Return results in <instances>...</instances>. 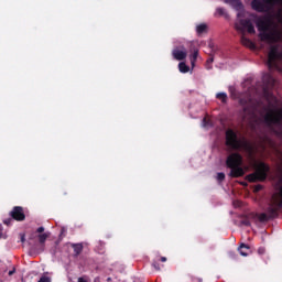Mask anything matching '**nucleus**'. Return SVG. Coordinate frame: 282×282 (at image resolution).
Instances as JSON below:
<instances>
[{"instance_id":"1","label":"nucleus","mask_w":282,"mask_h":282,"mask_svg":"<svg viewBox=\"0 0 282 282\" xmlns=\"http://www.w3.org/2000/svg\"><path fill=\"white\" fill-rule=\"evenodd\" d=\"M256 25L260 32L259 39L261 41H267L270 44L272 43H279L281 41L282 35L279 31H270V25H272V21L270 18H259L256 22Z\"/></svg>"},{"instance_id":"2","label":"nucleus","mask_w":282,"mask_h":282,"mask_svg":"<svg viewBox=\"0 0 282 282\" xmlns=\"http://www.w3.org/2000/svg\"><path fill=\"white\" fill-rule=\"evenodd\" d=\"M243 164V156L239 153H231L227 156L226 166L230 169L229 177H243L246 171L241 167Z\"/></svg>"},{"instance_id":"3","label":"nucleus","mask_w":282,"mask_h":282,"mask_svg":"<svg viewBox=\"0 0 282 282\" xmlns=\"http://www.w3.org/2000/svg\"><path fill=\"white\" fill-rule=\"evenodd\" d=\"M254 172L246 176L247 182L254 184L257 182H265L270 173V165L265 162H258L253 165Z\"/></svg>"},{"instance_id":"4","label":"nucleus","mask_w":282,"mask_h":282,"mask_svg":"<svg viewBox=\"0 0 282 282\" xmlns=\"http://www.w3.org/2000/svg\"><path fill=\"white\" fill-rule=\"evenodd\" d=\"M225 138L226 147H229V149H232L234 151H241V149H248V142L239 139V137L232 129H228L225 132Z\"/></svg>"},{"instance_id":"5","label":"nucleus","mask_w":282,"mask_h":282,"mask_svg":"<svg viewBox=\"0 0 282 282\" xmlns=\"http://www.w3.org/2000/svg\"><path fill=\"white\" fill-rule=\"evenodd\" d=\"M263 120L267 127H280L282 124V108H269Z\"/></svg>"},{"instance_id":"6","label":"nucleus","mask_w":282,"mask_h":282,"mask_svg":"<svg viewBox=\"0 0 282 282\" xmlns=\"http://www.w3.org/2000/svg\"><path fill=\"white\" fill-rule=\"evenodd\" d=\"M263 86V97L268 102H276V97L270 91V87H274V77L270 74H264L262 77Z\"/></svg>"},{"instance_id":"7","label":"nucleus","mask_w":282,"mask_h":282,"mask_svg":"<svg viewBox=\"0 0 282 282\" xmlns=\"http://www.w3.org/2000/svg\"><path fill=\"white\" fill-rule=\"evenodd\" d=\"M282 59V52H279V45H271L267 65L269 69L276 67V61Z\"/></svg>"},{"instance_id":"8","label":"nucleus","mask_w":282,"mask_h":282,"mask_svg":"<svg viewBox=\"0 0 282 282\" xmlns=\"http://www.w3.org/2000/svg\"><path fill=\"white\" fill-rule=\"evenodd\" d=\"M276 199H279V197L273 196L272 202L270 203L269 207L267 208V214L262 213L258 216L259 221H261V223L269 221V219H275V217H279V212L281 210V208L276 209V214L274 216H272V214H270V208H272V206H274V202H276Z\"/></svg>"},{"instance_id":"9","label":"nucleus","mask_w":282,"mask_h":282,"mask_svg":"<svg viewBox=\"0 0 282 282\" xmlns=\"http://www.w3.org/2000/svg\"><path fill=\"white\" fill-rule=\"evenodd\" d=\"M239 24L241 26H236V30H238V32H245V30H247L249 34H254L257 32L254 30V24H252V21H250V19H241L239 21Z\"/></svg>"},{"instance_id":"10","label":"nucleus","mask_w":282,"mask_h":282,"mask_svg":"<svg viewBox=\"0 0 282 282\" xmlns=\"http://www.w3.org/2000/svg\"><path fill=\"white\" fill-rule=\"evenodd\" d=\"M9 215L14 221H25V212L21 206H14Z\"/></svg>"},{"instance_id":"11","label":"nucleus","mask_w":282,"mask_h":282,"mask_svg":"<svg viewBox=\"0 0 282 282\" xmlns=\"http://www.w3.org/2000/svg\"><path fill=\"white\" fill-rule=\"evenodd\" d=\"M251 8L252 10H256V12H270V9H268L265 0L251 1Z\"/></svg>"},{"instance_id":"12","label":"nucleus","mask_w":282,"mask_h":282,"mask_svg":"<svg viewBox=\"0 0 282 282\" xmlns=\"http://www.w3.org/2000/svg\"><path fill=\"white\" fill-rule=\"evenodd\" d=\"M172 56L175 61H185L186 56H188V53H186V51L174 48L172 51Z\"/></svg>"},{"instance_id":"13","label":"nucleus","mask_w":282,"mask_h":282,"mask_svg":"<svg viewBox=\"0 0 282 282\" xmlns=\"http://www.w3.org/2000/svg\"><path fill=\"white\" fill-rule=\"evenodd\" d=\"M225 3H228L229 6L235 8V10H241V8H243L241 0H225Z\"/></svg>"},{"instance_id":"14","label":"nucleus","mask_w":282,"mask_h":282,"mask_svg":"<svg viewBox=\"0 0 282 282\" xmlns=\"http://www.w3.org/2000/svg\"><path fill=\"white\" fill-rule=\"evenodd\" d=\"M238 251L240 252L241 257H248V254H250V246L241 243Z\"/></svg>"},{"instance_id":"15","label":"nucleus","mask_w":282,"mask_h":282,"mask_svg":"<svg viewBox=\"0 0 282 282\" xmlns=\"http://www.w3.org/2000/svg\"><path fill=\"white\" fill-rule=\"evenodd\" d=\"M74 257H79L83 253V243H73Z\"/></svg>"},{"instance_id":"16","label":"nucleus","mask_w":282,"mask_h":282,"mask_svg":"<svg viewBox=\"0 0 282 282\" xmlns=\"http://www.w3.org/2000/svg\"><path fill=\"white\" fill-rule=\"evenodd\" d=\"M36 237L40 243H45L50 237V232L39 234L37 236H31V239Z\"/></svg>"},{"instance_id":"17","label":"nucleus","mask_w":282,"mask_h":282,"mask_svg":"<svg viewBox=\"0 0 282 282\" xmlns=\"http://www.w3.org/2000/svg\"><path fill=\"white\" fill-rule=\"evenodd\" d=\"M197 34H205V32H208V25L206 23H200L196 26Z\"/></svg>"},{"instance_id":"18","label":"nucleus","mask_w":282,"mask_h":282,"mask_svg":"<svg viewBox=\"0 0 282 282\" xmlns=\"http://www.w3.org/2000/svg\"><path fill=\"white\" fill-rule=\"evenodd\" d=\"M242 45H245L246 47H254V43L250 41V39L246 37L245 34L241 35L240 39Z\"/></svg>"},{"instance_id":"19","label":"nucleus","mask_w":282,"mask_h":282,"mask_svg":"<svg viewBox=\"0 0 282 282\" xmlns=\"http://www.w3.org/2000/svg\"><path fill=\"white\" fill-rule=\"evenodd\" d=\"M178 69L181 72V74H188V72L191 70V67H188V65H186V63L181 62L178 64Z\"/></svg>"},{"instance_id":"20","label":"nucleus","mask_w":282,"mask_h":282,"mask_svg":"<svg viewBox=\"0 0 282 282\" xmlns=\"http://www.w3.org/2000/svg\"><path fill=\"white\" fill-rule=\"evenodd\" d=\"M267 3V8L270 10H272V8H274L276 6V3H281L282 0H264Z\"/></svg>"},{"instance_id":"21","label":"nucleus","mask_w":282,"mask_h":282,"mask_svg":"<svg viewBox=\"0 0 282 282\" xmlns=\"http://www.w3.org/2000/svg\"><path fill=\"white\" fill-rule=\"evenodd\" d=\"M216 98H217L218 100H221V102H227V100H228V95H227L226 93H218V94L216 95Z\"/></svg>"},{"instance_id":"22","label":"nucleus","mask_w":282,"mask_h":282,"mask_svg":"<svg viewBox=\"0 0 282 282\" xmlns=\"http://www.w3.org/2000/svg\"><path fill=\"white\" fill-rule=\"evenodd\" d=\"M239 102H240V105H242V107H245L243 108L245 113H248V105H250V99L246 100V99L241 98L239 100Z\"/></svg>"},{"instance_id":"23","label":"nucleus","mask_w":282,"mask_h":282,"mask_svg":"<svg viewBox=\"0 0 282 282\" xmlns=\"http://www.w3.org/2000/svg\"><path fill=\"white\" fill-rule=\"evenodd\" d=\"M45 232V227H39L35 232L31 235V237H36L37 235H43Z\"/></svg>"},{"instance_id":"24","label":"nucleus","mask_w":282,"mask_h":282,"mask_svg":"<svg viewBox=\"0 0 282 282\" xmlns=\"http://www.w3.org/2000/svg\"><path fill=\"white\" fill-rule=\"evenodd\" d=\"M225 14H226V9L224 8L216 9V13H215L216 17H224Z\"/></svg>"},{"instance_id":"25","label":"nucleus","mask_w":282,"mask_h":282,"mask_svg":"<svg viewBox=\"0 0 282 282\" xmlns=\"http://www.w3.org/2000/svg\"><path fill=\"white\" fill-rule=\"evenodd\" d=\"M218 182H224L226 180V174L224 172H219L217 174Z\"/></svg>"},{"instance_id":"26","label":"nucleus","mask_w":282,"mask_h":282,"mask_svg":"<svg viewBox=\"0 0 282 282\" xmlns=\"http://www.w3.org/2000/svg\"><path fill=\"white\" fill-rule=\"evenodd\" d=\"M37 282H52V278L42 275Z\"/></svg>"},{"instance_id":"27","label":"nucleus","mask_w":282,"mask_h":282,"mask_svg":"<svg viewBox=\"0 0 282 282\" xmlns=\"http://www.w3.org/2000/svg\"><path fill=\"white\" fill-rule=\"evenodd\" d=\"M12 221H14L13 217L4 219L3 224H4V226H12Z\"/></svg>"},{"instance_id":"28","label":"nucleus","mask_w":282,"mask_h":282,"mask_svg":"<svg viewBox=\"0 0 282 282\" xmlns=\"http://www.w3.org/2000/svg\"><path fill=\"white\" fill-rule=\"evenodd\" d=\"M199 55L198 51H194L193 55H192V64L195 63L197 61V56Z\"/></svg>"},{"instance_id":"29","label":"nucleus","mask_w":282,"mask_h":282,"mask_svg":"<svg viewBox=\"0 0 282 282\" xmlns=\"http://www.w3.org/2000/svg\"><path fill=\"white\" fill-rule=\"evenodd\" d=\"M241 225L248 227V226H251V223L248 218H245V219L241 220Z\"/></svg>"},{"instance_id":"30","label":"nucleus","mask_w":282,"mask_h":282,"mask_svg":"<svg viewBox=\"0 0 282 282\" xmlns=\"http://www.w3.org/2000/svg\"><path fill=\"white\" fill-rule=\"evenodd\" d=\"M265 253V247L258 248V254L263 256Z\"/></svg>"},{"instance_id":"31","label":"nucleus","mask_w":282,"mask_h":282,"mask_svg":"<svg viewBox=\"0 0 282 282\" xmlns=\"http://www.w3.org/2000/svg\"><path fill=\"white\" fill-rule=\"evenodd\" d=\"M152 267L154 268V270H156L158 272H160V263L158 261H154L152 263Z\"/></svg>"},{"instance_id":"32","label":"nucleus","mask_w":282,"mask_h":282,"mask_svg":"<svg viewBox=\"0 0 282 282\" xmlns=\"http://www.w3.org/2000/svg\"><path fill=\"white\" fill-rule=\"evenodd\" d=\"M77 282H89V280L87 279V276H80L78 278Z\"/></svg>"},{"instance_id":"33","label":"nucleus","mask_w":282,"mask_h":282,"mask_svg":"<svg viewBox=\"0 0 282 282\" xmlns=\"http://www.w3.org/2000/svg\"><path fill=\"white\" fill-rule=\"evenodd\" d=\"M21 242L25 243V235L24 234L21 235Z\"/></svg>"},{"instance_id":"34","label":"nucleus","mask_w":282,"mask_h":282,"mask_svg":"<svg viewBox=\"0 0 282 282\" xmlns=\"http://www.w3.org/2000/svg\"><path fill=\"white\" fill-rule=\"evenodd\" d=\"M14 272H17V269L9 271V276H12V274H14Z\"/></svg>"},{"instance_id":"35","label":"nucleus","mask_w":282,"mask_h":282,"mask_svg":"<svg viewBox=\"0 0 282 282\" xmlns=\"http://www.w3.org/2000/svg\"><path fill=\"white\" fill-rule=\"evenodd\" d=\"M214 61H215L214 57H209V58L207 59V63H213Z\"/></svg>"},{"instance_id":"36","label":"nucleus","mask_w":282,"mask_h":282,"mask_svg":"<svg viewBox=\"0 0 282 282\" xmlns=\"http://www.w3.org/2000/svg\"><path fill=\"white\" fill-rule=\"evenodd\" d=\"M162 263L166 262V257H161Z\"/></svg>"},{"instance_id":"37","label":"nucleus","mask_w":282,"mask_h":282,"mask_svg":"<svg viewBox=\"0 0 282 282\" xmlns=\"http://www.w3.org/2000/svg\"><path fill=\"white\" fill-rule=\"evenodd\" d=\"M94 282H100V278L99 276L95 278Z\"/></svg>"},{"instance_id":"38","label":"nucleus","mask_w":282,"mask_h":282,"mask_svg":"<svg viewBox=\"0 0 282 282\" xmlns=\"http://www.w3.org/2000/svg\"><path fill=\"white\" fill-rule=\"evenodd\" d=\"M250 113L251 116H254V108H251Z\"/></svg>"},{"instance_id":"39","label":"nucleus","mask_w":282,"mask_h":282,"mask_svg":"<svg viewBox=\"0 0 282 282\" xmlns=\"http://www.w3.org/2000/svg\"><path fill=\"white\" fill-rule=\"evenodd\" d=\"M108 281H111V278H108Z\"/></svg>"},{"instance_id":"40","label":"nucleus","mask_w":282,"mask_h":282,"mask_svg":"<svg viewBox=\"0 0 282 282\" xmlns=\"http://www.w3.org/2000/svg\"><path fill=\"white\" fill-rule=\"evenodd\" d=\"M261 188V186L258 187V191Z\"/></svg>"}]
</instances>
